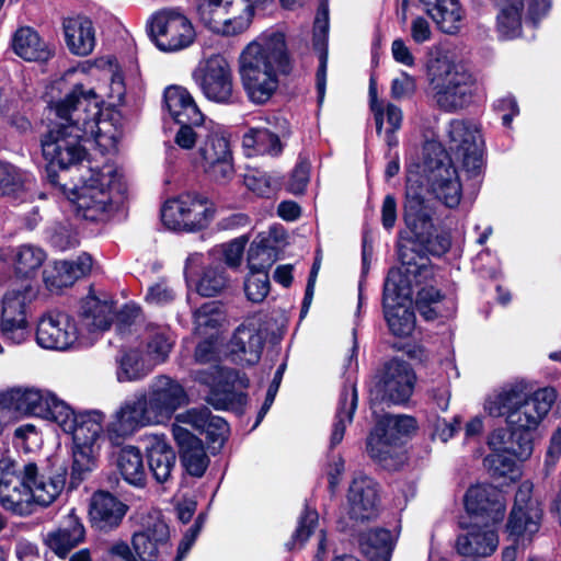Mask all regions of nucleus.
<instances>
[{
  "instance_id": "nucleus-62",
  "label": "nucleus",
  "mask_w": 561,
  "mask_h": 561,
  "mask_svg": "<svg viewBox=\"0 0 561 561\" xmlns=\"http://www.w3.org/2000/svg\"><path fill=\"white\" fill-rule=\"evenodd\" d=\"M285 369H286V364L285 363L279 365V367L277 368V370H276V373L274 375L273 381L271 382V385H270V387L267 389L264 403H263V405L261 407V409L259 411L257 419H256V422L254 424V427H256L262 422V420L264 419V416L266 415V413L271 409V407H272V404H273V402L275 400L276 393L278 391L279 385L282 382Z\"/></svg>"
},
{
  "instance_id": "nucleus-49",
  "label": "nucleus",
  "mask_w": 561,
  "mask_h": 561,
  "mask_svg": "<svg viewBox=\"0 0 561 561\" xmlns=\"http://www.w3.org/2000/svg\"><path fill=\"white\" fill-rule=\"evenodd\" d=\"M229 285V277L220 264H210L203 267L196 280V290L201 296L214 297L222 293Z\"/></svg>"
},
{
  "instance_id": "nucleus-11",
  "label": "nucleus",
  "mask_w": 561,
  "mask_h": 561,
  "mask_svg": "<svg viewBox=\"0 0 561 561\" xmlns=\"http://www.w3.org/2000/svg\"><path fill=\"white\" fill-rule=\"evenodd\" d=\"M415 184L416 181H414L412 176L409 175L405 192L404 221L412 236L405 237L403 233L401 234V240L398 245V253L400 252L401 244L408 245L407 253L410 259L413 256L415 257V261L419 265L415 273H419L424 267V263L420 262L423 261V257L419 252L414 250L413 238L421 244H427V249L436 255H440L447 252L450 248L451 241L450 237L446 233L437 236L435 240L431 239L433 229V210L421 196ZM412 276L416 277V274Z\"/></svg>"
},
{
  "instance_id": "nucleus-24",
  "label": "nucleus",
  "mask_w": 561,
  "mask_h": 561,
  "mask_svg": "<svg viewBox=\"0 0 561 561\" xmlns=\"http://www.w3.org/2000/svg\"><path fill=\"white\" fill-rule=\"evenodd\" d=\"M194 79L209 101L222 104L233 101L232 71L224 56L213 55L207 58L195 70Z\"/></svg>"
},
{
  "instance_id": "nucleus-5",
  "label": "nucleus",
  "mask_w": 561,
  "mask_h": 561,
  "mask_svg": "<svg viewBox=\"0 0 561 561\" xmlns=\"http://www.w3.org/2000/svg\"><path fill=\"white\" fill-rule=\"evenodd\" d=\"M65 471L46 474L36 463L18 468L12 460H0V504L13 514L26 516L36 506L46 507L56 501L65 486Z\"/></svg>"
},
{
  "instance_id": "nucleus-30",
  "label": "nucleus",
  "mask_w": 561,
  "mask_h": 561,
  "mask_svg": "<svg viewBox=\"0 0 561 561\" xmlns=\"http://www.w3.org/2000/svg\"><path fill=\"white\" fill-rule=\"evenodd\" d=\"M93 261L90 254L82 253L75 261H58L48 265L43 272V279L50 290H59L71 286L78 278L92 270Z\"/></svg>"
},
{
  "instance_id": "nucleus-64",
  "label": "nucleus",
  "mask_w": 561,
  "mask_h": 561,
  "mask_svg": "<svg viewBox=\"0 0 561 561\" xmlns=\"http://www.w3.org/2000/svg\"><path fill=\"white\" fill-rule=\"evenodd\" d=\"M560 457H561V428H557L550 437L549 446H548L546 458H545L543 470H545L546 476H549L553 471Z\"/></svg>"
},
{
  "instance_id": "nucleus-34",
  "label": "nucleus",
  "mask_w": 561,
  "mask_h": 561,
  "mask_svg": "<svg viewBox=\"0 0 561 561\" xmlns=\"http://www.w3.org/2000/svg\"><path fill=\"white\" fill-rule=\"evenodd\" d=\"M499 547V535L491 525H473L467 534L459 535L456 540V550L466 557H489Z\"/></svg>"
},
{
  "instance_id": "nucleus-55",
  "label": "nucleus",
  "mask_w": 561,
  "mask_h": 561,
  "mask_svg": "<svg viewBox=\"0 0 561 561\" xmlns=\"http://www.w3.org/2000/svg\"><path fill=\"white\" fill-rule=\"evenodd\" d=\"M270 291L267 272L250 271L244 280V293L252 302H262Z\"/></svg>"
},
{
  "instance_id": "nucleus-10",
  "label": "nucleus",
  "mask_w": 561,
  "mask_h": 561,
  "mask_svg": "<svg viewBox=\"0 0 561 561\" xmlns=\"http://www.w3.org/2000/svg\"><path fill=\"white\" fill-rule=\"evenodd\" d=\"M408 245L401 244L399 259L402 266L391 270L383 288V309L388 327L393 335L409 336L415 327L412 310L413 287L411 275L419 267L415 257H409Z\"/></svg>"
},
{
  "instance_id": "nucleus-6",
  "label": "nucleus",
  "mask_w": 561,
  "mask_h": 561,
  "mask_svg": "<svg viewBox=\"0 0 561 561\" xmlns=\"http://www.w3.org/2000/svg\"><path fill=\"white\" fill-rule=\"evenodd\" d=\"M62 192L75 205L78 216L90 221L106 219L121 204L126 193L122 173L111 163L101 168H89L73 186L60 184Z\"/></svg>"
},
{
  "instance_id": "nucleus-58",
  "label": "nucleus",
  "mask_w": 561,
  "mask_h": 561,
  "mask_svg": "<svg viewBox=\"0 0 561 561\" xmlns=\"http://www.w3.org/2000/svg\"><path fill=\"white\" fill-rule=\"evenodd\" d=\"M175 290L167 282L161 280L151 285L146 294V301L153 306H165L174 300Z\"/></svg>"
},
{
  "instance_id": "nucleus-26",
  "label": "nucleus",
  "mask_w": 561,
  "mask_h": 561,
  "mask_svg": "<svg viewBox=\"0 0 561 561\" xmlns=\"http://www.w3.org/2000/svg\"><path fill=\"white\" fill-rule=\"evenodd\" d=\"M261 319L247 318L233 332L228 343V355L239 365H255L264 347Z\"/></svg>"
},
{
  "instance_id": "nucleus-36",
  "label": "nucleus",
  "mask_w": 561,
  "mask_h": 561,
  "mask_svg": "<svg viewBox=\"0 0 561 561\" xmlns=\"http://www.w3.org/2000/svg\"><path fill=\"white\" fill-rule=\"evenodd\" d=\"M12 47L14 53L26 61L44 62L54 55V47L30 26L16 30Z\"/></svg>"
},
{
  "instance_id": "nucleus-27",
  "label": "nucleus",
  "mask_w": 561,
  "mask_h": 561,
  "mask_svg": "<svg viewBox=\"0 0 561 561\" xmlns=\"http://www.w3.org/2000/svg\"><path fill=\"white\" fill-rule=\"evenodd\" d=\"M347 507L348 517L355 523L375 519L380 511L378 484L367 476L354 477L347 493Z\"/></svg>"
},
{
  "instance_id": "nucleus-28",
  "label": "nucleus",
  "mask_w": 561,
  "mask_h": 561,
  "mask_svg": "<svg viewBox=\"0 0 561 561\" xmlns=\"http://www.w3.org/2000/svg\"><path fill=\"white\" fill-rule=\"evenodd\" d=\"M467 513L486 519L492 525L503 520L506 502L500 490L489 484L470 486L463 497Z\"/></svg>"
},
{
  "instance_id": "nucleus-31",
  "label": "nucleus",
  "mask_w": 561,
  "mask_h": 561,
  "mask_svg": "<svg viewBox=\"0 0 561 561\" xmlns=\"http://www.w3.org/2000/svg\"><path fill=\"white\" fill-rule=\"evenodd\" d=\"M128 506L110 492H95L89 506L92 525L100 530L116 528L126 515Z\"/></svg>"
},
{
  "instance_id": "nucleus-7",
  "label": "nucleus",
  "mask_w": 561,
  "mask_h": 561,
  "mask_svg": "<svg viewBox=\"0 0 561 561\" xmlns=\"http://www.w3.org/2000/svg\"><path fill=\"white\" fill-rule=\"evenodd\" d=\"M174 142L191 151L192 163L211 182L229 183L236 173L230 140L219 126H182Z\"/></svg>"
},
{
  "instance_id": "nucleus-46",
  "label": "nucleus",
  "mask_w": 561,
  "mask_h": 561,
  "mask_svg": "<svg viewBox=\"0 0 561 561\" xmlns=\"http://www.w3.org/2000/svg\"><path fill=\"white\" fill-rule=\"evenodd\" d=\"M117 364L116 378L119 382L140 380L154 368L146 354L136 348L124 352Z\"/></svg>"
},
{
  "instance_id": "nucleus-17",
  "label": "nucleus",
  "mask_w": 561,
  "mask_h": 561,
  "mask_svg": "<svg viewBox=\"0 0 561 561\" xmlns=\"http://www.w3.org/2000/svg\"><path fill=\"white\" fill-rule=\"evenodd\" d=\"M149 35L156 47L164 53L183 50L196 38L193 23L176 9H162L153 13L149 20Z\"/></svg>"
},
{
  "instance_id": "nucleus-13",
  "label": "nucleus",
  "mask_w": 561,
  "mask_h": 561,
  "mask_svg": "<svg viewBox=\"0 0 561 561\" xmlns=\"http://www.w3.org/2000/svg\"><path fill=\"white\" fill-rule=\"evenodd\" d=\"M420 168L434 197L446 207H457L462 196L460 176L439 141H425Z\"/></svg>"
},
{
  "instance_id": "nucleus-23",
  "label": "nucleus",
  "mask_w": 561,
  "mask_h": 561,
  "mask_svg": "<svg viewBox=\"0 0 561 561\" xmlns=\"http://www.w3.org/2000/svg\"><path fill=\"white\" fill-rule=\"evenodd\" d=\"M150 425L156 423L140 394H137L133 399L125 400L112 414L107 424L103 425L101 444L105 435L113 446H119L139 428Z\"/></svg>"
},
{
  "instance_id": "nucleus-44",
  "label": "nucleus",
  "mask_w": 561,
  "mask_h": 561,
  "mask_svg": "<svg viewBox=\"0 0 561 561\" xmlns=\"http://www.w3.org/2000/svg\"><path fill=\"white\" fill-rule=\"evenodd\" d=\"M329 30V11L325 4H321L318 10L313 27V45L320 50V65L317 71V90L319 102H322L327 83V62L328 54L325 48L327 35Z\"/></svg>"
},
{
  "instance_id": "nucleus-52",
  "label": "nucleus",
  "mask_w": 561,
  "mask_h": 561,
  "mask_svg": "<svg viewBox=\"0 0 561 561\" xmlns=\"http://www.w3.org/2000/svg\"><path fill=\"white\" fill-rule=\"evenodd\" d=\"M275 250L268 245L264 238L255 239L248 252V266L250 271H264L275 262Z\"/></svg>"
},
{
  "instance_id": "nucleus-40",
  "label": "nucleus",
  "mask_w": 561,
  "mask_h": 561,
  "mask_svg": "<svg viewBox=\"0 0 561 561\" xmlns=\"http://www.w3.org/2000/svg\"><path fill=\"white\" fill-rule=\"evenodd\" d=\"M116 467L123 480L141 489L147 482V472L141 450L134 445L122 446L116 454Z\"/></svg>"
},
{
  "instance_id": "nucleus-39",
  "label": "nucleus",
  "mask_w": 561,
  "mask_h": 561,
  "mask_svg": "<svg viewBox=\"0 0 561 561\" xmlns=\"http://www.w3.org/2000/svg\"><path fill=\"white\" fill-rule=\"evenodd\" d=\"M173 425H190L194 430L205 432L213 442L222 443L228 434V424L220 416H214L208 409H191L178 414Z\"/></svg>"
},
{
  "instance_id": "nucleus-47",
  "label": "nucleus",
  "mask_w": 561,
  "mask_h": 561,
  "mask_svg": "<svg viewBox=\"0 0 561 561\" xmlns=\"http://www.w3.org/2000/svg\"><path fill=\"white\" fill-rule=\"evenodd\" d=\"M357 405V391L354 385L345 388L341 394L335 422L330 437V447H336L343 439L347 424L353 421Z\"/></svg>"
},
{
  "instance_id": "nucleus-50",
  "label": "nucleus",
  "mask_w": 561,
  "mask_h": 561,
  "mask_svg": "<svg viewBox=\"0 0 561 561\" xmlns=\"http://www.w3.org/2000/svg\"><path fill=\"white\" fill-rule=\"evenodd\" d=\"M225 321V313L216 301L204 304L194 313L195 332L201 336L214 337L216 331Z\"/></svg>"
},
{
  "instance_id": "nucleus-16",
  "label": "nucleus",
  "mask_w": 561,
  "mask_h": 561,
  "mask_svg": "<svg viewBox=\"0 0 561 561\" xmlns=\"http://www.w3.org/2000/svg\"><path fill=\"white\" fill-rule=\"evenodd\" d=\"M448 148L461 162L469 178L480 175L483 167V138L480 125L470 119H451L445 128Z\"/></svg>"
},
{
  "instance_id": "nucleus-43",
  "label": "nucleus",
  "mask_w": 561,
  "mask_h": 561,
  "mask_svg": "<svg viewBox=\"0 0 561 561\" xmlns=\"http://www.w3.org/2000/svg\"><path fill=\"white\" fill-rule=\"evenodd\" d=\"M242 147L248 157L277 156L283 148L278 135L265 126L251 127L242 137Z\"/></svg>"
},
{
  "instance_id": "nucleus-19",
  "label": "nucleus",
  "mask_w": 561,
  "mask_h": 561,
  "mask_svg": "<svg viewBox=\"0 0 561 561\" xmlns=\"http://www.w3.org/2000/svg\"><path fill=\"white\" fill-rule=\"evenodd\" d=\"M193 378L209 388L207 402L217 410L233 409L245 402V396L236 389L247 388L249 380L239 371L211 365L195 370Z\"/></svg>"
},
{
  "instance_id": "nucleus-53",
  "label": "nucleus",
  "mask_w": 561,
  "mask_h": 561,
  "mask_svg": "<svg viewBox=\"0 0 561 561\" xmlns=\"http://www.w3.org/2000/svg\"><path fill=\"white\" fill-rule=\"evenodd\" d=\"M32 179L9 163L0 162V191L3 194L16 193L20 188L30 190Z\"/></svg>"
},
{
  "instance_id": "nucleus-18",
  "label": "nucleus",
  "mask_w": 561,
  "mask_h": 561,
  "mask_svg": "<svg viewBox=\"0 0 561 561\" xmlns=\"http://www.w3.org/2000/svg\"><path fill=\"white\" fill-rule=\"evenodd\" d=\"M213 217V204L207 198L192 193L169 198L161 208L163 225L173 231L203 229Z\"/></svg>"
},
{
  "instance_id": "nucleus-61",
  "label": "nucleus",
  "mask_w": 561,
  "mask_h": 561,
  "mask_svg": "<svg viewBox=\"0 0 561 561\" xmlns=\"http://www.w3.org/2000/svg\"><path fill=\"white\" fill-rule=\"evenodd\" d=\"M310 174V162L307 159H300L295 167L288 187L294 194H301L307 187Z\"/></svg>"
},
{
  "instance_id": "nucleus-63",
  "label": "nucleus",
  "mask_w": 561,
  "mask_h": 561,
  "mask_svg": "<svg viewBox=\"0 0 561 561\" xmlns=\"http://www.w3.org/2000/svg\"><path fill=\"white\" fill-rule=\"evenodd\" d=\"M415 89V79L407 72H401L391 82V96L396 100L411 98Z\"/></svg>"
},
{
  "instance_id": "nucleus-3",
  "label": "nucleus",
  "mask_w": 561,
  "mask_h": 561,
  "mask_svg": "<svg viewBox=\"0 0 561 561\" xmlns=\"http://www.w3.org/2000/svg\"><path fill=\"white\" fill-rule=\"evenodd\" d=\"M293 60L286 35L268 28L247 44L239 56V75L249 100L266 103L277 91L280 79L290 73Z\"/></svg>"
},
{
  "instance_id": "nucleus-25",
  "label": "nucleus",
  "mask_w": 561,
  "mask_h": 561,
  "mask_svg": "<svg viewBox=\"0 0 561 561\" xmlns=\"http://www.w3.org/2000/svg\"><path fill=\"white\" fill-rule=\"evenodd\" d=\"M170 530L160 512L145 518L141 529L133 536V548L141 561H159L170 550Z\"/></svg>"
},
{
  "instance_id": "nucleus-15",
  "label": "nucleus",
  "mask_w": 561,
  "mask_h": 561,
  "mask_svg": "<svg viewBox=\"0 0 561 561\" xmlns=\"http://www.w3.org/2000/svg\"><path fill=\"white\" fill-rule=\"evenodd\" d=\"M274 0H198L201 21L213 32L232 36L247 31L255 8H263Z\"/></svg>"
},
{
  "instance_id": "nucleus-51",
  "label": "nucleus",
  "mask_w": 561,
  "mask_h": 561,
  "mask_svg": "<svg viewBox=\"0 0 561 561\" xmlns=\"http://www.w3.org/2000/svg\"><path fill=\"white\" fill-rule=\"evenodd\" d=\"M45 260L46 253L43 249L32 244H23L18 248L15 253V271L23 276H28L38 270Z\"/></svg>"
},
{
  "instance_id": "nucleus-33",
  "label": "nucleus",
  "mask_w": 561,
  "mask_h": 561,
  "mask_svg": "<svg viewBox=\"0 0 561 561\" xmlns=\"http://www.w3.org/2000/svg\"><path fill=\"white\" fill-rule=\"evenodd\" d=\"M164 104L170 116L182 126H202L204 116L190 92L182 87L172 85L164 91Z\"/></svg>"
},
{
  "instance_id": "nucleus-38",
  "label": "nucleus",
  "mask_w": 561,
  "mask_h": 561,
  "mask_svg": "<svg viewBox=\"0 0 561 561\" xmlns=\"http://www.w3.org/2000/svg\"><path fill=\"white\" fill-rule=\"evenodd\" d=\"M426 13L446 34H456L460 31L465 11L458 0H421Z\"/></svg>"
},
{
  "instance_id": "nucleus-22",
  "label": "nucleus",
  "mask_w": 561,
  "mask_h": 561,
  "mask_svg": "<svg viewBox=\"0 0 561 561\" xmlns=\"http://www.w3.org/2000/svg\"><path fill=\"white\" fill-rule=\"evenodd\" d=\"M156 425L171 420L173 414L188 402L184 387L175 379L159 375L139 393Z\"/></svg>"
},
{
  "instance_id": "nucleus-32",
  "label": "nucleus",
  "mask_w": 561,
  "mask_h": 561,
  "mask_svg": "<svg viewBox=\"0 0 561 561\" xmlns=\"http://www.w3.org/2000/svg\"><path fill=\"white\" fill-rule=\"evenodd\" d=\"M541 518L542 510L540 505L529 506L528 510L513 506L506 524L508 537L514 543L525 549L539 531Z\"/></svg>"
},
{
  "instance_id": "nucleus-41",
  "label": "nucleus",
  "mask_w": 561,
  "mask_h": 561,
  "mask_svg": "<svg viewBox=\"0 0 561 561\" xmlns=\"http://www.w3.org/2000/svg\"><path fill=\"white\" fill-rule=\"evenodd\" d=\"M84 538V527L75 514H69L64 525L49 533L46 543L58 557L65 558Z\"/></svg>"
},
{
  "instance_id": "nucleus-59",
  "label": "nucleus",
  "mask_w": 561,
  "mask_h": 561,
  "mask_svg": "<svg viewBox=\"0 0 561 561\" xmlns=\"http://www.w3.org/2000/svg\"><path fill=\"white\" fill-rule=\"evenodd\" d=\"M247 239L241 237L219 247V252L229 267H238L241 264Z\"/></svg>"
},
{
  "instance_id": "nucleus-21",
  "label": "nucleus",
  "mask_w": 561,
  "mask_h": 561,
  "mask_svg": "<svg viewBox=\"0 0 561 561\" xmlns=\"http://www.w3.org/2000/svg\"><path fill=\"white\" fill-rule=\"evenodd\" d=\"M36 296V287L25 282L14 285L2 298L1 331L14 344H21L30 336L27 308Z\"/></svg>"
},
{
  "instance_id": "nucleus-37",
  "label": "nucleus",
  "mask_w": 561,
  "mask_h": 561,
  "mask_svg": "<svg viewBox=\"0 0 561 561\" xmlns=\"http://www.w3.org/2000/svg\"><path fill=\"white\" fill-rule=\"evenodd\" d=\"M65 39L68 49L78 56H88L95 47V31L92 21L85 16L64 21Z\"/></svg>"
},
{
  "instance_id": "nucleus-54",
  "label": "nucleus",
  "mask_w": 561,
  "mask_h": 561,
  "mask_svg": "<svg viewBox=\"0 0 561 561\" xmlns=\"http://www.w3.org/2000/svg\"><path fill=\"white\" fill-rule=\"evenodd\" d=\"M491 449L493 450V454L484 459V463L489 470H491L494 476L510 477L511 480L518 478L520 474L519 470L516 468L513 459L508 456L517 457L507 450Z\"/></svg>"
},
{
  "instance_id": "nucleus-45",
  "label": "nucleus",
  "mask_w": 561,
  "mask_h": 561,
  "mask_svg": "<svg viewBox=\"0 0 561 561\" xmlns=\"http://www.w3.org/2000/svg\"><path fill=\"white\" fill-rule=\"evenodd\" d=\"M393 543L391 533L383 528L370 529L359 538L360 550L370 561H389Z\"/></svg>"
},
{
  "instance_id": "nucleus-14",
  "label": "nucleus",
  "mask_w": 561,
  "mask_h": 561,
  "mask_svg": "<svg viewBox=\"0 0 561 561\" xmlns=\"http://www.w3.org/2000/svg\"><path fill=\"white\" fill-rule=\"evenodd\" d=\"M415 430V420L408 415H386L367 438V453L373 460L388 470L404 461L405 438Z\"/></svg>"
},
{
  "instance_id": "nucleus-4",
  "label": "nucleus",
  "mask_w": 561,
  "mask_h": 561,
  "mask_svg": "<svg viewBox=\"0 0 561 561\" xmlns=\"http://www.w3.org/2000/svg\"><path fill=\"white\" fill-rule=\"evenodd\" d=\"M113 313L112 304L94 296L82 301L78 320L61 311H47L38 319L36 342L43 348L55 351L91 345L110 328Z\"/></svg>"
},
{
  "instance_id": "nucleus-9",
  "label": "nucleus",
  "mask_w": 561,
  "mask_h": 561,
  "mask_svg": "<svg viewBox=\"0 0 561 561\" xmlns=\"http://www.w3.org/2000/svg\"><path fill=\"white\" fill-rule=\"evenodd\" d=\"M102 98L93 89L85 90L82 84H77L62 99L55 103L56 112L62 117H71L70 110L81 108V123L91 121L92 133H84L87 140L93 139L104 151H114L124 134L122 116L118 112H112L106 117L101 114Z\"/></svg>"
},
{
  "instance_id": "nucleus-42",
  "label": "nucleus",
  "mask_w": 561,
  "mask_h": 561,
  "mask_svg": "<svg viewBox=\"0 0 561 561\" xmlns=\"http://www.w3.org/2000/svg\"><path fill=\"white\" fill-rule=\"evenodd\" d=\"M371 112L377 134L382 136L389 149L397 147L399 144L397 133L403 121L402 110L390 102H386Z\"/></svg>"
},
{
  "instance_id": "nucleus-20",
  "label": "nucleus",
  "mask_w": 561,
  "mask_h": 561,
  "mask_svg": "<svg viewBox=\"0 0 561 561\" xmlns=\"http://www.w3.org/2000/svg\"><path fill=\"white\" fill-rule=\"evenodd\" d=\"M416 382V375L411 365L401 358H392L386 362L376 376L370 388L373 401H381L393 404L407 402Z\"/></svg>"
},
{
  "instance_id": "nucleus-2",
  "label": "nucleus",
  "mask_w": 561,
  "mask_h": 561,
  "mask_svg": "<svg viewBox=\"0 0 561 561\" xmlns=\"http://www.w3.org/2000/svg\"><path fill=\"white\" fill-rule=\"evenodd\" d=\"M15 413L55 422L72 437V476L81 480L96 468L101 453L104 413L100 410L75 412L47 390L14 388Z\"/></svg>"
},
{
  "instance_id": "nucleus-8",
  "label": "nucleus",
  "mask_w": 561,
  "mask_h": 561,
  "mask_svg": "<svg viewBox=\"0 0 561 561\" xmlns=\"http://www.w3.org/2000/svg\"><path fill=\"white\" fill-rule=\"evenodd\" d=\"M58 122L42 138L43 157L48 164V180L51 184H60L55 169L68 170L78 167L87 158L84 133H92L91 121L81 123V108L70 110L69 118L60 116L51 106Z\"/></svg>"
},
{
  "instance_id": "nucleus-1",
  "label": "nucleus",
  "mask_w": 561,
  "mask_h": 561,
  "mask_svg": "<svg viewBox=\"0 0 561 561\" xmlns=\"http://www.w3.org/2000/svg\"><path fill=\"white\" fill-rule=\"evenodd\" d=\"M556 400L552 388L534 389L524 379L507 382L489 393L483 409L492 417H505L510 427L493 431L488 444L494 450L513 453L518 460H527L534 450L531 433L549 413Z\"/></svg>"
},
{
  "instance_id": "nucleus-29",
  "label": "nucleus",
  "mask_w": 561,
  "mask_h": 561,
  "mask_svg": "<svg viewBox=\"0 0 561 561\" xmlns=\"http://www.w3.org/2000/svg\"><path fill=\"white\" fill-rule=\"evenodd\" d=\"M172 434L180 448L181 461L187 473L196 478L203 477L209 465L203 442L181 425H173Z\"/></svg>"
},
{
  "instance_id": "nucleus-60",
  "label": "nucleus",
  "mask_w": 561,
  "mask_h": 561,
  "mask_svg": "<svg viewBox=\"0 0 561 561\" xmlns=\"http://www.w3.org/2000/svg\"><path fill=\"white\" fill-rule=\"evenodd\" d=\"M318 523V513L306 508L298 522V527L293 536L295 542L302 545L313 533Z\"/></svg>"
},
{
  "instance_id": "nucleus-48",
  "label": "nucleus",
  "mask_w": 561,
  "mask_h": 561,
  "mask_svg": "<svg viewBox=\"0 0 561 561\" xmlns=\"http://www.w3.org/2000/svg\"><path fill=\"white\" fill-rule=\"evenodd\" d=\"M173 344L174 337L168 328H149L145 354L156 367L168 359Z\"/></svg>"
},
{
  "instance_id": "nucleus-57",
  "label": "nucleus",
  "mask_w": 561,
  "mask_h": 561,
  "mask_svg": "<svg viewBox=\"0 0 561 561\" xmlns=\"http://www.w3.org/2000/svg\"><path fill=\"white\" fill-rule=\"evenodd\" d=\"M244 185L257 196L268 197L274 192L271 176L261 171L245 174Z\"/></svg>"
},
{
  "instance_id": "nucleus-56",
  "label": "nucleus",
  "mask_w": 561,
  "mask_h": 561,
  "mask_svg": "<svg viewBox=\"0 0 561 561\" xmlns=\"http://www.w3.org/2000/svg\"><path fill=\"white\" fill-rule=\"evenodd\" d=\"M523 13L499 12L496 28L504 39H513L520 35Z\"/></svg>"
},
{
  "instance_id": "nucleus-12",
  "label": "nucleus",
  "mask_w": 561,
  "mask_h": 561,
  "mask_svg": "<svg viewBox=\"0 0 561 561\" xmlns=\"http://www.w3.org/2000/svg\"><path fill=\"white\" fill-rule=\"evenodd\" d=\"M430 87L436 106L446 113L468 107L478 88L470 72L447 59H436L431 65Z\"/></svg>"
},
{
  "instance_id": "nucleus-35",
  "label": "nucleus",
  "mask_w": 561,
  "mask_h": 561,
  "mask_svg": "<svg viewBox=\"0 0 561 561\" xmlns=\"http://www.w3.org/2000/svg\"><path fill=\"white\" fill-rule=\"evenodd\" d=\"M148 467L158 483L167 482L175 465V453L162 435H149L145 439Z\"/></svg>"
}]
</instances>
